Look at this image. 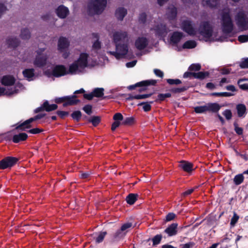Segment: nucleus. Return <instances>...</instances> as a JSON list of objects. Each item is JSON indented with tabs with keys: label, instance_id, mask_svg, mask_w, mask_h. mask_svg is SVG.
I'll return each instance as SVG.
<instances>
[{
	"label": "nucleus",
	"instance_id": "obj_1",
	"mask_svg": "<svg viewBox=\"0 0 248 248\" xmlns=\"http://www.w3.org/2000/svg\"><path fill=\"white\" fill-rule=\"evenodd\" d=\"M107 0H92L88 5L89 15H100L105 10L107 5Z\"/></svg>",
	"mask_w": 248,
	"mask_h": 248
},
{
	"label": "nucleus",
	"instance_id": "obj_2",
	"mask_svg": "<svg viewBox=\"0 0 248 248\" xmlns=\"http://www.w3.org/2000/svg\"><path fill=\"white\" fill-rule=\"evenodd\" d=\"M220 108L221 106L217 103H208L203 106L195 107L194 111L196 113H205L206 112L217 113Z\"/></svg>",
	"mask_w": 248,
	"mask_h": 248
},
{
	"label": "nucleus",
	"instance_id": "obj_3",
	"mask_svg": "<svg viewBox=\"0 0 248 248\" xmlns=\"http://www.w3.org/2000/svg\"><path fill=\"white\" fill-rule=\"evenodd\" d=\"M222 30L224 34H229L233 30V24L229 12H224L222 15Z\"/></svg>",
	"mask_w": 248,
	"mask_h": 248
},
{
	"label": "nucleus",
	"instance_id": "obj_4",
	"mask_svg": "<svg viewBox=\"0 0 248 248\" xmlns=\"http://www.w3.org/2000/svg\"><path fill=\"white\" fill-rule=\"evenodd\" d=\"M157 83V80L155 79H149L142 80L141 81L136 83L135 84L131 85L127 87V89L129 90H133L136 89V87H140L139 89V92L141 93L147 90V87L153 85L155 86Z\"/></svg>",
	"mask_w": 248,
	"mask_h": 248
},
{
	"label": "nucleus",
	"instance_id": "obj_5",
	"mask_svg": "<svg viewBox=\"0 0 248 248\" xmlns=\"http://www.w3.org/2000/svg\"><path fill=\"white\" fill-rule=\"evenodd\" d=\"M199 31L203 37L209 39L213 35V28L209 21H203L199 26Z\"/></svg>",
	"mask_w": 248,
	"mask_h": 248
},
{
	"label": "nucleus",
	"instance_id": "obj_6",
	"mask_svg": "<svg viewBox=\"0 0 248 248\" xmlns=\"http://www.w3.org/2000/svg\"><path fill=\"white\" fill-rule=\"evenodd\" d=\"M116 51H110V53L114 56L117 59L123 58L127 53L128 46L127 43L118 44L115 45Z\"/></svg>",
	"mask_w": 248,
	"mask_h": 248
},
{
	"label": "nucleus",
	"instance_id": "obj_7",
	"mask_svg": "<svg viewBox=\"0 0 248 248\" xmlns=\"http://www.w3.org/2000/svg\"><path fill=\"white\" fill-rule=\"evenodd\" d=\"M46 115V113L38 114L33 117L30 118V119L26 120L24 122L17 125L16 126V129H20L21 131H26V129L31 128L32 126L31 123L35 121L41 119Z\"/></svg>",
	"mask_w": 248,
	"mask_h": 248
},
{
	"label": "nucleus",
	"instance_id": "obj_8",
	"mask_svg": "<svg viewBox=\"0 0 248 248\" xmlns=\"http://www.w3.org/2000/svg\"><path fill=\"white\" fill-rule=\"evenodd\" d=\"M18 159L16 157L7 156L0 161V170H5L14 166L18 162Z\"/></svg>",
	"mask_w": 248,
	"mask_h": 248
},
{
	"label": "nucleus",
	"instance_id": "obj_9",
	"mask_svg": "<svg viewBox=\"0 0 248 248\" xmlns=\"http://www.w3.org/2000/svg\"><path fill=\"white\" fill-rule=\"evenodd\" d=\"M181 28L184 31L190 36H194L196 34L197 30L192 24L190 20H185L181 23Z\"/></svg>",
	"mask_w": 248,
	"mask_h": 248
},
{
	"label": "nucleus",
	"instance_id": "obj_10",
	"mask_svg": "<svg viewBox=\"0 0 248 248\" xmlns=\"http://www.w3.org/2000/svg\"><path fill=\"white\" fill-rule=\"evenodd\" d=\"M236 19L237 25L244 30L248 29V18L243 12H239L236 15Z\"/></svg>",
	"mask_w": 248,
	"mask_h": 248
},
{
	"label": "nucleus",
	"instance_id": "obj_11",
	"mask_svg": "<svg viewBox=\"0 0 248 248\" xmlns=\"http://www.w3.org/2000/svg\"><path fill=\"white\" fill-rule=\"evenodd\" d=\"M68 74V72L63 65H56L52 69L51 75L55 77L59 78Z\"/></svg>",
	"mask_w": 248,
	"mask_h": 248
},
{
	"label": "nucleus",
	"instance_id": "obj_12",
	"mask_svg": "<svg viewBox=\"0 0 248 248\" xmlns=\"http://www.w3.org/2000/svg\"><path fill=\"white\" fill-rule=\"evenodd\" d=\"M77 98V95L65 96V102L62 104V106L66 107L77 105L80 102V100Z\"/></svg>",
	"mask_w": 248,
	"mask_h": 248
},
{
	"label": "nucleus",
	"instance_id": "obj_13",
	"mask_svg": "<svg viewBox=\"0 0 248 248\" xmlns=\"http://www.w3.org/2000/svg\"><path fill=\"white\" fill-rule=\"evenodd\" d=\"M38 55L36 56V58L33 62L34 65L39 68H41L45 66L46 64L47 58L46 55H41L39 52H37Z\"/></svg>",
	"mask_w": 248,
	"mask_h": 248
},
{
	"label": "nucleus",
	"instance_id": "obj_14",
	"mask_svg": "<svg viewBox=\"0 0 248 248\" xmlns=\"http://www.w3.org/2000/svg\"><path fill=\"white\" fill-rule=\"evenodd\" d=\"M70 46V42L65 37L61 36L58 42V50L60 52H63L68 49Z\"/></svg>",
	"mask_w": 248,
	"mask_h": 248
},
{
	"label": "nucleus",
	"instance_id": "obj_15",
	"mask_svg": "<svg viewBox=\"0 0 248 248\" xmlns=\"http://www.w3.org/2000/svg\"><path fill=\"white\" fill-rule=\"evenodd\" d=\"M148 39L144 37H139L135 41V46L139 50L145 48L148 45Z\"/></svg>",
	"mask_w": 248,
	"mask_h": 248
},
{
	"label": "nucleus",
	"instance_id": "obj_16",
	"mask_svg": "<svg viewBox=\"0 0 248 248\" xmlns=\"http://www.w3.org/2000/svg\"><path fill=\"white\" fill-rule=\"evenodd\" d=\"M89 55L86 53H81L79 58L75 62L81 68H84L88 65V58Z\"/></svg>",
	"mask_w": 248,
	"mask_h": 248
},
{
	"label": "nucleus",
	"instance_id": "obj_17",
	"mask_svg": "<svg viewBox=\"0 0 248 248\" xmlns=\"http://www.w3.org/2000/svg\"><path fill=\"white\" fill-rule=\"evenodd\" d=\"M1 83L5 86H11L15 84L16 82V78L12 75H5L1 78Z\"/></svg>",
	"mask_w": 248,
	"mask_h": 248
},
{
	"label": "nucleus",
	"instance_id": "obj_18",
	"mask_svg": "<svg viewBox=\"0 0 248 248\" xmlns=\"http://www.w3.org/2000/svg\"><path fill=\"white\" fill-rule=\"evenodd\" d=\"M178 223H173L169 225L168 227L164 230V232L168 234L169 237L176 235L177 234Z\"/></svg>",
	"mask_w": 248,
	"mask_h": 248
},
{
	"label": "nucleus",
	"instance_id": "obj_19",
	"mask_svg": "<svg viewBox=\"0 0 248 248\" xmlns=\"http://www.w3.org/2000/svg\"><path fill=\"white\" fill-rule=\"evenodd\" d=\"M69 11L66 7L61 5L56 9L57 16L61 18H65L69 14Z\"/></svg>",
	"mask_w": 248,
	"mask_h": 248
},
{
	"label": "nucleus",
	"instance_id": "obj_20",
	"mask_svg": "<svg viewBox=\"0 0 248 248\" xmlns=\"http://www.w3.org/2000/svg\"><path fill=\"white\" fill-rule=\"evenodd\" d=\"M127 37V33L125 31H116L113 33V39L115 45L121 40H124Z\"/></svg>",
	"mask_w": 248,
	"mask_h": 248
},
{
	"label": "nucleus",
	"instance_id": "obj_21",
	"mask_svg": "<svg viewBox=\"0 0 248 248\" xmlns=\"http://www.w3.org/2000/svg\"><path fill=\"white\" fill-rule=\"evenodd\" d=\"M177 14V8L173 5L169 6L167 9L166 15L169 20L175 19Z\"/></svg>",
	"mask_w": 248,
	"mask_h": 248
},
{
	"label": "nucleus",
	"instance_id": "obj_22",
	"mask_svg": "<svg viewBox=\"0 0 248 248\" xmlns=\"http://www.w3.org/2000/svg\"><path fill=\"white\" fill-rule=\"evenodd\" d=\"M155 33L161 37L165 36L168 33V29L166 25L164 24H160L156 26L155 28Z\"/></svg>",
	"mask_w": 248,
	"mask_h": 248
},
{
	"label": "nucleus",
	"instance_id": "obj_23",
	"mask_svg": "<svg viewBox=\"0 0 248 248\" xmlns=\"http://www.w3.org/2000/svg\"><path fill=\"white\" fill-rule=\"evenodd\" d=\"M28 137V136L26 133H19L16 134L15 132L13 136L12 141L15 143H17L26 140Z\"/></svg>",
	"mask_w": 248,
	"mask_h": 248
},
{
	"label": "nucleus",
	"instance_id": "obj_24",
	"mask_svg": "<svg viewBox=\"0 0 248 248\" xmlns=\"http://www.w3.org/2000/svg\"><path fill=\"white\" fill-rule=\"evenodd\" d=\"M179 167L184 171L188 173L191 172L193 170V164L184 160H182L180 162Z\"/></svg>",
	"mask_w": 248,
	"mask_h": 248
},
{
	"label": "nucleus",
	"instance_id": "obj_25",
	"mask_svg": "<svg viewBox=\"0 0 248 248\" xmlns=\"http://www.w3.org/2000/svg\"><path fill=\"white\" fill-rule=\"evenodd\" d=\"M184 37V34L182 32L174 31L170 38V41L173 44H177Z\"/></svg>",
	"mask_w": 248,
	"mask_h": 248
},
{
	"label": "nucleus",
	"instance_id": "obj_26",
	"mask_svg": "<svg viewBox=\"0 0 248 248\" xmlns=\"http://www.w3.org/2000/svg\"><path fill=\"white\" fill-rule=\"evenodd\" d=\"M236 109L238 117L244 118L245 117L247 112V108L244 104H238L236 106Z\"/></svg>",
	"mask_w": 248,
	"mask_h": 248
},
{
	"label": "nucleus",
	"instance_id": "obj_27",
	"mask_svg": "<svg viewBox=\"0 0 248 248\" xmlns=\"http://www.w3.org/2000/svg\"><path fill=\"white\" fill-rule=\"evenodd\" d=\"M6 44L9 48H16L19 44L20 41L16 37H9L6 40Z\"/></svg>",
	"mask_w": 248,
	"mask_h": 248
},
{
	"label": "nucleus",
	"instance_id": "obj_28",
	"mask_svg": "<svg viewBox=\"0 0 248 248\" xmlns=\"http://www.w3.org/2000/svg\"><path fill=\"white\" fill-rule=\"evenodd\" d=\"M127 13V10L124 7H119L116 9L115 13L118 20L122 21Z\"/></svg>",
	"mask_w": 248,
	"mask_h": 248
},
{
	"label": "nucleus",
	"instance_id": "obj_29",
	"mask_svg": "<svg viewBox=\"0 0 248 248\" xmlns=\"http://www.w3.org/2000/svg\"><path fill=\"white\" fill-rule=\"evenodd\" d=\"M35 70L33 68L25 69L22 72V74L25 78L28 81L32 80V78L35 76Z\"/></svg>",
	"mask_w": 248,
	"mask_h": 248
},
{
	"label": "nucleus",
	"instance_id": "obj_30",
	"mask_svg": "<svg viewBox=\"0 0 248 248\" xmlns=\"http://www.w3.org/2000/svg\"><path fill=\"white\" fill-rule=\"evenodd\" d=\"M243 174H248V169L243 171V173L235 175L233 178V182L235 185H239L242 184L244 180Z\"/></svg>",
	"mask_w": 248,
	"mask_h": 248
},
{
	"label": "nucleus",
	"instance_id": "obj_31",
	"mask_svg": "<svg viewBox=\"0 0 248 248\" xmlns=\"http://www.w3.org/2000/svg\"><path fill=\"white\" fill-rule=\"evenodd\" d=\"M92 36L96 38V40L94 41L92 46V48L95 50H98L101 48V42L99 40V36L97 33H93Z\"/></svg>",
	"mask_w": 248,
	"mask_h": 248
},
{
	"label": "nucleus",
	"instance_id": "obj_32",
	"mask_svg": "<svg viewBox=\"0 0 248 248\" xmlns=\"http://www.w3.org/2000/svg\"><path fill=\"white\" fill-rule=\"evenodd\" d=\"M139 197L138 194L130 193L126 197V202L129 205H133L137 201Z\"/></svg>",
	"mask_w": 248,
	"mask_h": 248
},
{
	"label": "nucleus",
	"instance_id": "obj_33",
	"mask_svg": "<svg viewBox=\"0 0 248 248\" xmlns=\"http://www.w3.org/2000/svg\"><path fill=\"white\" fill-rule=\"evenodd\" d=\"M107 234V232L106 231H102L98 233H96L95 234L96 236L94 237L93 239L95 240V242L96 244H99L102 243L106 235Z\"/></svg>",
	"mask_w": 248,
	"mask_h": 248
},
{
	"label": "nucleus",
	"instance_id": "obj_34",
	"mask_svg": "<svg viewBox=\"0 0 248 248\" xmlns=\"http://www.w3.org/2000/svg\"><path fill=\"white\" fill-rule=\"evenodd\" d=\"M219 0H202V4L205 7H209L210 8H214L218 4Z\"/></svg>",
	"mask_w": 248,
	"mask_h": 248
},
{
	"label": "nucleus",
	"instance_id": "obj_35",
	"mask_svg": "<svg viewBox=\"0 0 248 248\" xmlns=\"http://www.w3.org/2000/svg\"><path fill=\"white\" fill-rule=\"evenodd\" d=\"M154 102V101H151L149 102H142L139 103L137 106H142V108L144 111L148 112L150 111L152 109V106L151 104H153Z\"/></svg>",
	"mask_w": 248,
	"mask_h": 248
},
{
	"label": "nucleus",
	"instance_id": "obj_36",
	"mask_svg": "<svg viewBox=\"0 0 248 248\" xmlns=\"http://www.w3.org/2000/svg\"><path fill=\"white\" fill-rule=\"evenodd\" d=\"M197 46V43L194 40H188L185 42L182 47L184 49H192Z\"/></svg>",
	"mask_w": 248,
	"mask_h": 248
},
{
	"label": "nucleus",
	"instance_id": "obj_37",
	"mask_svg": "<svg viewBox=\"0 0 248 248\" xmlns=\"http://www.w3.org/2000/svg\"><path fill=\"white\" fill-rule=\"evenodd\" d=\"M44 107H45V110L47 112H50L57 109L58 105L57 104L50 105L48 101L46 100L44 102Z\"/></svg>",
	"mask_w": 248,
	"mask_h": 248
},
{
	"label": "nucleus",
	"instance_id": "obj_38",
	"mask_svg": "<svg viewBox=\"0 0 248 248\" xmlns=\"http://www.w3.org/2000/svg\"><path fill=\"white\" fill-rule=\"evenodd\" d=\"M209 76V72L208 71L205 72H199L194 73V78L202 80Z\"/></svg>",
	"mask_w": 248,
	"mask_h": 248
},
{
	"label": "nucleus",
	"instance_id": "obj_39",
	"mask_svg": "<svg viewBox=\"0 0 248 248\" xmlns=\"http://www.w3.org/2000/svg\"><path fill=\"white\" fill-rule=\"evenodd\" d=\"M88 122L92 123L94 127L97 126L101 122V118L98 116H93L88 120Z\"/></svg>",
	"mask_w": 248,
	"mask_h": 248
},
{
	"label": "nucleus",
	"instance_id": "obj_40",
	"mask_svg": "<svg viewBox=\"0 0 248 248\" xmlns=\"http://www.w3.org/2000/svg\"><path fill=\"white\" fill-rule=\"evenodd\" d=\"M189 86H184L181 88L173 87L170 89V91L173 93H179L187 90Z\"/></svg>",
	"mask_w": 248,
	"mask_h": 248
},
{
	"label": "nucleus",
	"instance_id": "obj_41",
	"mask_svg": "<svg viewBox=\"0 0 248 248\" xmlns=\"http://www.w3.org/2000/svg\"><path fill=\"white\" fill-rule=\"evenodd\" d=\"M125 235V232H124L123 231H121V229L118 230L113 234V239L114 241L119 240L122 238H123Z\"/></svg>",
	"mask_w": 248,
	"mask_h": 248
},
{
	"label": "nucleus",
	"instance_id": "obj_42",
	"mask_svg": "<svg viewBox=\"0 0 248 248\" xmlns=\"http://www.w3.org/2000/svg\"><path fill=\"white\" fill-rule=\"evenodd\" d=\"M104 89L103 88H96L93 89V93L94 97L100 98L104 95Z\"/></svg>",
	"mask_w": 248,
	"mask_h": 248
},
{
	"label": "nucleus",
	"instance_id": "obj_43",
	"mask_svg": "<svg viewBox=\"0 0 248 248\" xmlns=\"http://www.w3.org/2000/svg\"><path fill=\"white\" fill-rule=\"evenodd\" d=\"M20 37L24 40H28L31 37V32L27 28H25L21 30Z\"/></svg>",
	"mask_w": 248,
	"mask_h": 248
},
{
	"label": "nucleus",
	"instance_id": "obj_44",
	"mask_svg": "<svg viewBox=\"0 0 248 248\" xmlns=\"http://www.w3.org/2000/svg\"><path fill=\"white\" fill-rule=\"evenodd\" d=\"M171 96L170 93H159L157 95V98L154 102H158L164 101L166 98H170Z\"/></svg>",
	"mask_w": 248,
	"mask_h": 248
},
{
	"label": "nucleus",
	"instance_id": "obj_45",
	"mask_svg": "<svg viewBox=\"0 0 248 248\" xmlns=\"http://www.w3.org/2000/svg\"><path fill=\"white\" fill-rule=\"evenodd\" d=\"M71 117L77 122H79L82 117V113L80 110H76L71 114Z\"/></svg>",
	"mask_w": 248,
	"mask_h": 248
},
{
	"label": "nucleus",
	"instance_id": "obj_46",
	"mask_svg": "<svg viewBox=\"0 0 248 248\" xmlns=\"http://www.w3.org/2000/svg\"><path fill=\"white\" fill-rule=\"evenodd\" d=\"M232 93L229 92H221V93H212L210 94V96H217V97H230L233 95Z\"/></svg>",
	"mask_w": 248,
	"mask_h": 248
},
{
	"label": "nucleus",
	"instance_id": "obj_47",
	"mask_svg": "<svg viewBox=\"0 0 248 248\" xmlns=\"http://www.w3.org/2000/svg\"><path fill=\"white\" fill-rule=\"evenodd\" d=\"M78 67H79V65L75 61L69 66V70L67 71L68 74H73L75 73L78 70Z\"/></svg>",
	"mask_w": 248,
	"mask_h": 248
},
{
	"label": "nucleus",
	"instance_id": "obj_48",
	"mask_svg": "<svg viewBox=\"0 0 248 248\" xmlns=\"http://www.w3.org/2000/svg\"><path fill=\"white\" fill-rule=\"evenodd\" d=\"M162 235L161 234H156L152 238L153 246H155L159 244L161 241Z\"/></svg>",
	"mask_w": 248,
	"mask_h": 248
},
{
	"label": "nucleus",
	"instance_id": "obj_49",
	"mask_svg": "<svg viewBox=\"0 0 248 248\" xmlns=\"http://www.w3.org/2000/svg\"><path fill=\"white\" fill-rule=\"evenodd\" d=\"M135 120L133 117H126L122 123V124L131 125L135 124Z\"/></svg>",
	"mask_w": 248,
	"mask_h": 248
},
{
	"label": "nucleus",
	"instance_id": "obj_50",
	"mask_svg": "<svg viewBox=\"0 0 248 248\" xmlns=\"http://www.w3.org/2000/svg\"><path fill=\"white\" fill-rule=\"evenodd\" d=\"M17 130H20V129H16V127L15 129H13L12 130L7 132V133L6 134V135L5 136V137L4 138L5 140L6 141H11V140L12 141V138H13V135L15 134V132Z\"/></svg>",
	"mask_w": 248,
	"mask_h": 248
},
{
	"label": "nucleus",
	"instance_id": "obj_51",
	"mask_svg": "<svg viewBox=\"0 0 248 248\" xmlns=\"http://www.w3.org/2000/svg\"><path fill=\"white\" fill-rule=\"evenodd\" d=\"M201 69V65L199 63H193L191 64L188 67L189 71H198Z\"/></svg>",
	"mask_w": 248,
	"mask_h": 248
},
{
	"label": "nucleus",
	"instance_id": "obj_52",
	"mask_svg": "<svg viewBox=\"0 0 248 248\" xmlns=\"http://www.w3.org/2000/svg\"><path fill=\"white\" fill-rule=\"evenodd\" d=\"M239 217L237 215V214L234 212L233 217L231 218L230 225L231 226H234L236 223L237 222L239 219Z\"/></svg>",
	"mask_w": 248,
	"mask_h": 248
},
{
	"label": "nucleus",
	"instance_id": "obj_53",
	"mask_svg": "<svg viewBox=\"0 0 248 248\" xmlns=\"http://www.w3.org/2000/svg\"><path fill=\"white\" fill-rule=\"evenodd\" d=\"M167 82L170 85H178L182 83V81L179 79H166Z\"/></svg>",
	"mask_w": 248,
	"mask_h": 248
},
{
	"label": "nucleus",
	"instance_id": "obj_54",
	"mask_svg": "<svg viewBox=\"0 0 248 248\" xmlns=\"http://www.w3.org/2000/svg\"><path fill=\"white\" fill-rule=\"evenodd\" d=\"M233 125L234 127V131L238 135H241L243 133V129L242 127H239L238 126V124L236 122H234Z\"/></svg>",
	"mask_w": 248,
	"mask_h": 248
},
{
	"label": "nucleus",
	"instance_id": "obj_55",
	"mask_svg": "<svg viewBox=\"0 0 248 248\" xmlns=\"http://www.w3.org/2000/svg\"><path fill=\"white\" fill-rule=\"evenodd\" d=\"M28 133L32 134H37L42 132H43L44 130L43 129H41L39 128H34L32 129H31L29 130H26Z\"/></svg>",
	"mask_w": 248,
	"mask_h": 248
},
{
	"label": "nucleus",
	"instance_id": "obj_56",
	"mask_svg": "<svg viewBox=\"0 0 248 248\" xmlns=\"http://www.w3.org/2000/svg\"><path fill=\"white\" fill-rule=\"evenodd\" d=\"M222 114L225 116V118L227 120H231L232 116L231 110L229 109H225L222 113Z\"/></svg>",
	"mask_w": 248,
	"mask_h": 248
},
{
	"label": "nucleus",
	"instance_id": "obj_57",
	"mask_svg": "<svg viewBox=\"0 0 248 248\" xmlns=\"http://www.w3.org/2000/svg\"><path fill=\"white\" fill-rule=\"evenodd\" d=\"M82 109L88 115H91L93 112L92 106L90 104H88L84 106L83 108H82Z\"/></svg>",
	"mask_w": 248,
	"mask_h": 248
},
{
	"label": "nucleus",
	"instance_id": "obj_58",
	"mask_svg": "<svg viewBox=\"0 0 248 248\" xmlns=\"http://www.w3.org/2000/svg\"><path fill=\"white\" fill-rule=\"evenodd\" d=\"M243 79H239L238 81V84L239 88L243 90H247L248 89V83H243Z\"/></svg>",
	"mask_w": 248,
	"mask_h": 248
},
{
	"label": "nucleus",
	"instance_id": "obj_59",
	"mask_svg": "<svg viewBox=\"0 0 248 248\" xmlns=\"http://www.w3.org/2000/svg\"><path fill=\"white\" fill-rule=\"evenodd\" d=\"M147 15L145 13L143 12L140 14L139 21L140 23L144 24L146 21Z\"/></svg>",
	"mask_w": 248,
	"mask_h": 248
},
{
	"label": "nucleus",
	"instance_id": "obj_60",
	"mask_svg": "<svg viewBox=\"0 0 248 248\" xmlns=\"http://www.w3.org/2000/svg\"><path fill=\"white\" fill-rule=\"evenodd\" d=\"M56 114L62 119H64L65 117L67 116L69 113L68 111L58 110Z\"/></svg>",
	"mask_w": 248,
	"mask_h": 248
},
{
	"label": "nucleus",
	"instance_id": "obj_61",
	"mask_svg": "<svg viewBox=\"0 0 248 248\" xmlns=\"http://www.w3.org/2000/svg\"><path fill=\"white\" fill-rule=\"evenodd\" d=\"M113 119L114 121H118V122H120L121 121L123 120L124 117L121 113L118 112L115 113L114 115Z\"/></svg>",
	"mask_w": 248,
	"mask_h": 248
},
{
	"label": "nucleus",
	"instance_id": "obj_62",
	"mask_svg": "<svg viewBox=\"0 0 248 248\" xmlns=\"http://www.w3.org/2000/svg\"><path fill=\"white\" fill-rule=\"evenodd\" d=\"M239 66L241 68H248V58L242 60Z\"/></svg>",
	"mask_w": 248,
	"mask_h": 248
},
{
	"label": "nucleus",
	"instance_id": "obj_63",
	"mask_svg": "<svg viewBox=\"0 0 248 248\" xmlns=\"http://www.w3.org/2000/svg\"><path fill=\"white\" fill-rule=\"evenodd\" d=\"M238 40L241 43L248 42V35H241L238 37Z\"/></svg>",
	"mask_w": 248,
	"mask_h": 248
},
{
	"label": "nucleus",
	"instance_id": "obj_64",
	"mask_svg": "<svg viewBox=\"0 0 248 248\" xmlns=\"http://www.w3.org/2000/svg\"><path fill=\"white\" fill-rule=\"evenodd\" d=\"M176 217V215L173 213H169L166 216V221H170L173 220Z\"/></svg>",
	"mask_w": 248,
	"mask_h": 248
}]
</instances>
